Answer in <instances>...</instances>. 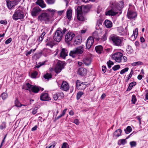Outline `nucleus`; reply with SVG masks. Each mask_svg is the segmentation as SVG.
Listing matches in <instances>:
<instances>
[{
	"instance_id": "obj_9",
	"label": "nucleus",
	"mask_w": 148,
	"mask_h": 148,
	"mask_svg": "<svg viewBox=\"0 0 148 148\" xmlns=\"http://www.w3.org/2000/svg\"><path fill=\"white\" fill-rule=\"evenodd\" d=\"M76 86L77 88L79 90H84L86 87L84 83L82 82L79 80H77L76 81Z\"/></svg>"
},
{
	"instance_id": "obj_13",
	"label": "nucleus",
	"mask_w": 148,
	"mask_h": 148,
	"mask_svg": "<svg viewBox=\"0 0 148 148\" xmlns=\"http://www.w3.org/2000/svg\"><path fill=\"white\" fill-rule=\"evenodd\" d=\"M137 14L136 12L128 10L127 14L128 18L129 19H134L137 16Z\"/></svg>"
},
{
	"instance_id": "obj_27",
	"label": "nucleus",
	"mask_w": 148,
	"mask_h": 148,
	"mask_svg": "<svg viewBox=\"0 0 148 148\" xmlns=\"http://www.w3.org/2000/svg\"><path fill=\"white\" fill-rule=\"evenodd\" d=\"M33 87V86L31 85L29 83H27L25 86L26 89L29 90L30 92L32 91Z\"/></svg>"
},
{
	"instance_id": "obj_12",
	"label": "nucleus",
	"mask_w": 148,
	"mask_h": 148,
	"mask_svg": "<svg viewBox=\"0 0 148 148\" xmlns=\"http://www.w3.org/2000/svg\"><path fill=\"white\" fill-rule=\"evenodd\" d=\"M64 62L61 61L58 62L57 64V66L56 69V71L57 73H59L64 68Z\"/></svg>"
},
{
	"instance_id": "obj_47",
	"label": "nucleus",
	"mask_w": 148,
	"mask_h": 148,
	"mask_svg": "<svg viewBox=\"0 0 148 148\" xmlns=\"http://www.w3.org/2000/svg\"><path fill=\"white\" fill-rule=\"evenodd\" d=\"M136 101V99L135 95H132V102L134 104L135 103Z\"/></svg>"
},
{
	"instance_id": "obj_24",
	"label": "nucleus",
	"mask_w": 148,
	"mask_h": 148,
	"mask_svg": "<svg viewBox=\"0 0 148 148\" xmlns=\"http://www.w3.org/2000/svg\"><path fill=\"white\" fill-rule=\"evenodd\" d=\"M82 42V39L80 37L75 38L74 41V45H79L81 44Z\"/></svg>"
},
{
	"instance_id": "obj_54",
	"label": "nucleus",
	"mask_w": 148,
	"mask_h": 148,
	"mask_svg": "<svg viewBox=\"0 0 148 148\" xmlns=\"http://www.w3.org/2000/svg\"><path fill=\"white\" fill-rule=\"evenodd\" d=\"M38 108L37 107L34 108L32 111V113L33 114H35L37 112V110Z\"/></svg>"
},
{
	"instance_id": "obj_51",
	"label": "nucleus",
	"mask_w": 148,
	"mask_h": 148,
	"mask_svg": "<svg viewBox=\"0 0 148 148\" xmlns=\"http://www.w3.org/2000/svg\"><path fill=\"white\" fill-rule=\"evenodd\" d=\"M133 73V71L132 70L130 73L128 75V77H127V79H126V80H127V81H128L131 78Z\"/></svg>"
},
{
	"instance_id": "obj_1",
	"label": "nucleus",
	"mask_w": 148,
	"mask_h": 148,
	"mask_svg": "<svg viewBox=\"0 0 148 148\" xmlns=\"http://www.w3.org/2000/svg\"><path fill=\"white\" fill-rule=\"evenodd\" d=\"M57 12L55 10L48 9L46 12L42 13L38 16V20L44 21L46 24L51 23L54 20L53 16Z\"/></svg>"
},
{
	"instance_id": "obj_14",
	"label": "nucleus",
	"mask_w": 148,
	"mask_h": 148,
	"mask_svg": "<svg viewBox=\"0 0 148 148\" xmlns=\"http://www.w3.org/2000/svg\"><path fill=\"white\" fill-rule=\"evenodd\" d=\"M41 10L38 7L34 8L31 12L32 15L33 16H36L38 15Z\"/></svg>"
},
{
	"instance_id": "obj_45",
	"label": "nucleus",
	"mask_w": 148,
	"mask_h": 148,
	"mask_svg": "<svg viewBox=\"0 0 148 148\" xmlns=\"http://www.w3.org/2000/svg\"><path fill=\"white\" fill-rule=\"evenodd\" d=\"M62 148H69V146L66 143L64 142L63 143Z\"/></svg>"
},
{
	"instance_id": "obj_30",
	"label": "nucleus",
	"mask_w": 148,
	"mask_h": 148,
	"mask_svg": "<svg viewBox=\"0 0 148 148\" xmlns=\"http://www.w3.org/2000/svg\"><path fill=\"white\" fill-rule=\"evenodd\" d=\"M121 132V130L120 129H119L115 131L114 135L116 136L119 137L120 136Z\"/></svg>"
},
{
	"instance_id": "obj_60",
	"label": "nucleus",
	"mask_w": 148,
	"mask_h": 148,
	"mask_svg": "<svg viewBox=\"0 0 148 148\" xmlns=\"http://www.w3.org/2000/svg\"><path fill=\"white\" fill-rule=\"evenodd\" d=\"M106 67L105 66H102V71L104 73H105L106 71Z\"/></svg>"
},
{
	"instance_id": "obj_6",
	"label": "nucleus",
	"mask_w": 148,
	"mask_h": 148,
	"mask_svg": "<svg viewBox=\"0 0 148 148\" xmlns=\"http://www.w3.org/2000/svg\"><path fill=\"white\" fill-rule=\"evenodd\" d=\"M23 13L22 10H16L14 12L12 16L13 19L15 21L18 19L23 18Z\"/></svg>"
},
{
	"instance_id": "obj_16",
	"label": "nucleus",
	"mask_w": 148,
	"mask_h": 148,
	"mask_svg": "<svg viewBox=\"0 0 148 148\" xmlns=\"http://www.w3.org/2000/svg\"><path fill=\"white\" fill-rule=\"evenodd\" d=\"M69 88V87L68 83L66 81H63L62 84L61 89L64 91H67Z\"/></svg>"
},
{
	"instance_id": "obj_41",
	"label": "nucleus",
	"mask_w": 148,
	"mask_h": 148,
	"mask_svg": "<svg viewBox=\"0 0 148 148\" xmlns=\"http://www.w3.org/2000/svg\"><path fill=\"white\" fill-rule=\"evenodd\" d=\"M107 64L108 68H110L111 67V65H114V62L111 61L110 60H109L107 62Z\"/></svg>"
},
{
	"instance_id": "obj_52",
	"label": "nucleus",
	"mask_w": 148,
	"mask_h": 148,
	"mask_svg": "<svg viewBox=\"0 0 148 148\" xmlns=\"http://www.w3.org/2000/svg\"><path fill=\"white\" fill-rule=\"evenodd\" d=\"M130 144L132 147H135L136 145V143L134 141H131L130 143Z\"/></svg>"
},
{
	"instance_id": "obj_42",
	"label": "nucleus",
	"mask_w": 148,
	"mask_h": 148,
	"mask_svg": "<svg viewBox=\"0 0 148 148\" xmlns=\"http://www.w3.org/2000/svg\"><path fill=\"white\" fill-rule=\"evenodd\" d=\"M1 96L2 99L4 100L8 97L7 94L6 92H3L1 95Z\"/></svg>"
},
{
	"instance_id": "obj_43",
	"label": "nucleus",
	"mask_w": 148,
	"mask_h": 148,
	"mask_svg": "<svg viewBox=\"0 0 148 148\" xmlns=\"http://www.w3.org/2000/svg\"><path fill=\"white\" fill-rule=\"evenodd\" d=\"M120 66L119 65H116L114 66L112 68V69L114 71L118 70L120 69Z\"/></svg>"
},
{
	"instance_id": "obj_18",
	"label": "nucleus",
	"mask_w": 148,
	"mask_h": 148,
	"mask_svg": "<svg viewBox=\"0 0 148 148\" xmlns=\"http://www.w3.org/2000/svg\"><path fill=\"white\" fill-rule=\"evenodd\" d=\"M41 100L43 101H47L50 99V98L47 93H43L42 94L40 97Z\"/></svg>"
},
{
	"instance_id": "obj_3",
	"label": "nucleus",
	"mask_w": 148,
	"mask_h": 148,
	"mask_svg": "<svg viewBox=\"0 0 148 148\" xmlns=\"http://www.w3.org/2000/svg\"><path fill=\"white\" fill-rule=\"evenodd\" d=\"M112 58L116 62L123 63L126 62L127 60V58L123 56V54L120 52L115 53L112 56Z\"/></svg>"
},
{
	"instance_id": "obj_31",
	"label": "nucleus",
	"mask_w": 148,
	"mask_h": 148,
	"mask_svg": "<svg viewBox=\"0 0 148 148\" xmlns=\"http://www.w3.org/2000/svg\"><path fill=\"white\" fill-rule=\"evenodd\" d=\"M39 90V88L38 86H33L32 91L34 93H36L38 92Z\"/></svg>"
},
{
	"instance_id": "obj_34",
	"label": "nucleus",
	"mask_w": 148,
	"mask_h": 148,
	"mask_svg": "<svg viewBox=\"0 0 148 148\" xmlns=\"http://www.w3.org/2000/svg\"><path fill=\"white\" fill-rule=\"evenodd\" d=\"M15 104L16 107H21L22 105L17 99L15 101Z\"/></svg>"
},
{
	"instance_id": "obj_57",
	"label": "nucleus",
	"mask_w": 148,
	"mask_h": 148,
	"mask_svg": "<svg viewBox=\"0 0 148 148\" xmlns=\"http://www.w3.org/2000/svg\"><path fill=\"white\" fill-rule=\"evenodd\" d=\"M56 145L55 143L54 142L53 143V144L51 145L49 147L47 146L46 148H54Z\"/></svg>"
},
{
	"instance_id": "obj_49",
	"label": "nucleus",
	"mask_w": 148,
	"mask_h": 148,
	"mask_svg": "<svg viewBox=\"0 0 148 148\" xmlns=\"http://www.w3.org/2000/svg\"><path fill=\"white\" fill-rule=\"evenodd\" d=\"M6 124L5 122H3L1 125L0 126V128L1 130H3V129L5 128L6 127Z\"/></svg>"
},
{
	"instance_id": "obj_35",
	"label": "nucleus",
	"mask_w": 148,
	"mask_h": 148,
	"mask_svg": "<svg viewBox=\"0 0 148 148\" xmlns=\"http://www.w3.org/2000/svg\"><path fill=\"white\" fill-rule=\"evenodd\" d=\"M126 51L129 53H130L133 52V50L131 46H128Z\"/></svg>"
},
{
	"instance_id": "obj_7",
	"label": "nucleus",
	"mask_w": 148,
	"mask_h": 148,
	"mask_svg": "<svg viewBox=\"0 0 148 148\" xmlns=\"http://www.w3.org/2000/svg\"><path fill=\"white\" fill-rule=\"evenodd\" d=\"M75 34L71 32H68L66 35L65 41L67 43H69L71 41L73 38L75 36Z\"/></svg>"
},
{
	"instance_id": "obj_22",
	"label": "nucleus",
	"mask_w": 148,
	"mask_h": 148,
	"mask_svg": "<svg viewBox=\"0 0 148 148\" xmlns=\"http://www.w3.org/2000/svg\"><path fill=\"white\" fill-rule=\"evenodd\" d=\"M36 3L38 5L42 8H45L46 6V5L44 3L43 0H37Z\"/></svg>"
},
{
	"instance_id": "obj_38",
	"label": "nucleus",
	"mask_w": 148,
	"mask_h": 148,
	"mask_svg": "<svg viewBox=\"0 0 148 148\" xmlns=\"http://www.w3.org/2000/svg\"><path fill=\"white\" fill-rule=\"evenodd\" d=\"M51 75L50 74L46 73L45 75H44V77L46 79H49L51 78Z\"/></svg>"
},
{
	"instance_id": "obj_33",
	"label": "nucleus",
	"mask_w": 148,
	"mask_h": 148,
	"mask_svg": "<svg viewBox=\"0 0 148 148\" xmlns=\"http://www.w3.org/2000/svg\"><path fill=\"white\" fill-rule=\"evenodd\" d=\"M67 110V109L66 108L65 109H64L63 111L62 112V114L61 115H60L58 116L56 118V119L57 120L58 119H60L65 114V113H66Z\"/></svg>"
},
{
	"instance_id": "obj_11",
	"label": "nucleus",
	"mask_w": 148,
	"mask_h": 148,
	"mask_svg": "<svg viewBox=\"0 0 148 148\" xmlns=\"http://www.w3.org/2000/svg\"><path fill=\"white\" fill-rule=\"evenodd\" d=\"M78 11H80L82 13H86L89 10L88 7L87 6L82 5L79 6L77 8Z\"/></svg>"
},
{
	"instance_id": "obj_25",
	"label": "nucleus",
	"mask_w": 148,
	"mask_h": 148,
	"mask_svg": "<svg viewBox=\"0 0 148 148\" xmlns=\"http://www.w3.org/2000/svg\"><path fill=\"white\" fill-rule=\"evenodd\" d=\"M95 49L97 52L100 54L103 51V47L101 45L97 46L95 47Z\"/></svg>"
},
{
	"instance_id": "obj_19",
	"label": "nucleus",
	"mask_w": 148,
	"mask_h": 148,
	"mask_svg": "<svg viewBox=\"0 0 148 148\" xmlns=\"http://www.w3.org/2000/svg\"><path fill=\"white\" fill-rule=\"evenodd\" d=\"M67 56V51L65 49L63 48L62 49L60 54V56L63 58H64Z\"/></svg>"
},
{
	"instance_id": "obj_58",
	"label": "nucleus",
	"mask_w": 148,
	"mask_h": 148,
	"mask_svg": "<svg viewBox=\"0 0 148 148\" xmlns=\"http://www.w3.org/2000/svg\"><path fill=\"white\" fill-rule=\"evenodd\" d=\"M53 97L55 100H57L58 98V95L57 94H56L54 95Z\"/></svg>"
},
{
	"instance_id": "obj_23",
	"label": "nucleus",
	"mask_w": 148,
	"mask_h": 148,
	"mask_svg": "<svg viewBox=\"0 0 148 148\" xmlns=\"http://www.w3.org/2000/svg\"><path fill=\"white\" fill-rule=\"evenodd\" d=\"M105 26L108 28H110L112 26V23L108 20H106L104 22Z\"/></svg>"
},
{
	"instance_id": "obj_36",
	"label": "nucleus",
	"mask_w": 148,
	"mask_h": 148,
	"mask_svg": "<svg viewBox=\"0 0 148 148\" xmlns=\"http://www.w3.org/2000/svg\"><path fill=\"white\" fill-rule=\"evenodd\" d=\"M45 34L46 33L43 30L42 33L39 38V41H41L43 39L44 37Z\"/></svg>"
},
{
	"instance_id": "obj_53",
	"label": "nucleus",
	"mask_w": 148,
	"mask_h": 148,
	"mask_svg": "<svg viewBox=\"0 0 148 148\" xmlns=\"http://www.w3.org/2000/svg\"><path fill=\"white\" fill-rule=\"evenodd\" d=\"M45 62H42L39 63L37 65L35 68H39L40 66H41L42 65H43L45 64Z\"/></svg>"
},
{
	"instance_id": "obj_26",
	"label": "nucleus",
	"mask_w": 148,
	"mask_h": 148,
	"mask_svg": "<svg viewBox=\"0 0 148 148\" xmlns=\"http://www.w3.org/2000/svg\"><path fill=\"white\" fill-rule=\"evenodd\" d=\"M47 46H48L51 48H52L53 47L54 45V43L53 41L52 40H50L49 39V41L46 44Z\"/></svg>"
},
{
	"instance_id": "obj_28",
	"label": "nucleus",
	"mask_w": 148,
	"mask_h": 148,
	"mask_svg": "<svg viewBox=\"0 0 148 148\" xmlns=\"http://www.w3.org/2000/svg\"><path fill=\"white\" fill-rule=\"evenodd\" d=\"M72 10H68L66 12V16L69 20H71L72 16Z\"/></svg>"
},
{
	"instance_id": "obj_37",
	"label": "nucleus",
	"mask_w": 148,
	"mask_h": 148,
	"mask_svg": "<svg viewBox=\"0 0 148 148\" xmlns=\"http://www.w3.org/2000/svg\"><path fill=\"white\" fill-rule=\"evenodd\" d=\"M125 131L126 134H128L132 131V128L130 126H127L126 129L125 130Z\"/></svg>"
},
{
	"instance_id": "obj_62",
	"label": "nucleus",
	"mask_w": 148,
	"mask_h": 148,
	"mask_svg": "<svg viewBox=\"0 0 148 148\" xmlns=\"http://www.w3.org/2000/svg\"><path fill=\"white\" fill-rule=\"evenodd\" d=\"M32 49H31L30 50L26 52V55L27 56H28L29 55L32 53Z\"/></svg>"
},
{
	"instance_id": "obj_55",
	"label": "nucleus",
	"mask_w": 148,
	"mask_h": 148,
	"mask_svg": "<svg viewBox=\"0 0 148 148\" xmlns=\"http://www.w3.org/2000/svg\"><path fill=\"white\" fill-rule=\"evenodd\" d=\"M119 141L120 142L121 144L123 145H124L126 143V141L124 139L120 140Z\"/></svg>"
},
{
	"instance_id": "obj_46",
	"label": "nucleus",
	"mask_w": 148,
	"mask_h": 148,
	"mask_svg": "<svg viewBox=\"0 0 148 148\" xmlns=\"http://www.w3.org/2000/svg\"><path fill=\"white\" fill-rule=\"evenodd\" d=\"M107 33H105L101 38V40L102 41H104L107 39Z\"/></svg>"
},
{
	"instance_id": "obj_4",
	"label": "nucleus",
	"mask_w": 148,
	"mask_h": 148,
	"mask_svg": "<svg viewBox=\"0 0 148 148\" xmlns=\"http://www.w3.org/2000/svg\"><path fill=\"white\" fill-rule=\"evenodd\" d=\"M110 39L112 41L113 45L118 46L122 45L123 40L121 37L113 34L110 36Z\"/></svg>"
},
{
	"instance_id": "obj_44",
	"label": "nucleus",
	"mask_w": 148,
	"mask_h": 148,
	"mask_svg": "<svg viewBox=\"0 0 148 148\" xmlns=\"http://www.w3.org/2000/svg\"><path fill=\"white\" fill-rule=\"evenodd\" d=\"M129 69V68L128 67L122 70L120 72V73L121 74H123L124 73H125V72H127L128 71Z\"/></svg>"
},
{
	"instance_id": "obj_61",
	"label": "nucleus",
	"mask_w": 148,
	"mask_h": 148,
	"mask_svg": "<svg viewBox=\"0 0 148 148\" xmlns=\"http://www.w3.org/2000/svg\"><path fill=\"white\" fill-rule=\"evenodd\" d=\"M73 123L76 124L77 125H79V122L77 119H75L73 121Z\"/></svg>"
},
{
	"instance_id": "obj_40",
	"label": "nucleus",
	"mask_w": 148,
	"mask_h": 148,
	"mask_svg": "<svg viewBox=\"0 0 148 148\" xmlns=\"http://www.w3.org/2000/svg\"><path fill=\"white\" fill-rule=\"evenodd\" d=\"M84 94V93L82 92H79L77 94V100H78Z\"/></svg>"
},
{
	"instance_id": "obj_8",
	"label": "nucleus",
	"mask_w": 148,
	"mask_h": 148,
	"mask_svg": "<svg viewBox=\"0 0 148 148\" xmlns=\"http://www.w3.org/2000/svg\"><path fill=\"white\" fill-rule=\"evenodd\" d=\"M94 42V40L92 36L89 37L87 40L86 43V48L87 49H90L92 45Z\"/></svg>"
},
{
	"instance_id": "obj_5",
	"label": "nucleus",
	"mask_w": 148,
	"mask_h": 148,
	"mask_svg": "<svg viewBox=\"0 0 148 148\" xmlns=\"http://www.w3.org/2000/svg\"><path fill=\"white\" fill-rule=\"evenodd\" d=\"M84 47L82 46H79L72 51H71L69 53L70 56L74 58L76 57L77 55L81 54L84 52Z\"/></svg>"
},
{
	"instance_id": "obj_56",
	"label": "nucleus",
	"mask_w": 148,
	"mask_h": 148,
	"mask_svg": "<svg viewBox=\"0 0 148 148\" xmlns=\"http://www.w3.org/2000/svg\"><path fill=\"white\" fill-rule=\"evenodd\" d=\"M12 41V38H10L7 39L5 41V44H8L10 43Z\"/></svg>"
},
{
	"instance_id": "obj_20",
	"label": "nucleus",
	"mask_w": 148,
	"mask_h": 148,
	"mask_svg": "<svg viewBox=\"0 0 148 148\" xmlns=\"http://www.w3.org/2000/svg\"><path fill=\"white\" fill-rule=\"evenodd\" d=\"M117 14V12H114L112 9L106 12H105L106 15L114 16L116 15Z\"/></svg>"
},
{
	"instance_id": "obj_21",
	"label": "nucleus",
	"mask_w": 148,
	"mask_h": 148,
	"mask_svg": "<svg viewBox=\"0 0 148 148\" xmlns=\"http://www.w3.org/2000/svg\"><path fill=\"white\" fill-rule=\"evenodd\" d=\"M6 2L7 7L9 9H11L14 7L15 6L12 1L9 0H5Z\"/></svg>"
},
{
	"instance_id": "obj_10",
	"label": "nucleus",
	"mask_w": 148,
	"mask_h": 148,
	"mask_svg": "<svg viewBox=\"0 0 148 148\" xmlns=\"http://www.w3.org/2000/svg\"><path fill=\"white\" fill-rule=\"evenodd\" d=\"M92 60L91 57L90 56H85L82 60L84 64L86 66H88L90 65Z\"/></svg>"
},
{
	"instance_id": "obj_39",
	"label": "nucleus",
	"mask_w": 148,
	"mask_h": 148,
	"mask_svg": "<svg viewBox=\"0 0 148 148\" xmlns=\"http://www.w3.org/2000/svg\"><path fill=\"white\" fill-rule=\"evenodd\" d=\"M56 1V0H46V1L48 4L51 5L54 4Z\"/></svg>"
},
{
	"instance_id": "obj_64",
	"label": "nucleus",
	"mask_w": 148,
	"mask_h": 148,
	"mask_svg": "<svg viewBox=\"0 0 148 148\" xmlns=\"http://www.w3.org/2000/svg\"><path fill=\"white\" fill-rule=\"evenodd\" d=\"M0 23L1 24H6L7 23V22L5 20H1L0 21Z\"/></svg>"
},
{
	"instance_id": "obj_50",
	"label": "nucleus",
	"mask_w": 148,
	"mask_h": 148,
	"mask_svg": "<svg viewBox=\"0 0 148 148\" xmlns=\"http://www.w3.org/2000/svg\"><path fill=\"white\" fill-rule=\"evenodd\" d=\"M37 75L38 72L37 71H35L32 73L31 77L33 78H35Z\"/></svg>"
},
{
	"instance_id": "obj_15",
	"label": "nucleus",
	"mask_w": 148,
	"mask_h": 148,
	"mask_svg": "<svg viewBox=\"0 0 148 148\" xmlns=\"http://www.w3.org/2000/svg\"><path fill=\"white\" fill-rule=\"evenodd\" d=\"M87 73V70L84 68L82 67L79 68L77 71V73L79 75L83 76L85 75Z\"/></svg>"
},
{
	"instance_id": "obj_17",
	"label": "nucleus",
	"mask_w": 148,
	"mask_h": 148,
	"mask_svg": "<svg viewBox=\"0 0 148 148\" xmlns=\"http://www.w3.org/2000/svg\"><path fill=\"white\" fill-rule=\"evenodd\" d=\"M77 19L80 21H83L84 19L83 13L80 11H78L77 9L76 10Z\"/></svg>"
},
{
	"instance_id": "obj_32",
	"label": "nucleus",
	"mask_w": 148,
	"mask_h": 148,
	"mask_svg": "<svg viewBox=\"0 0 148 148\" xmlns=\"http://www.w3.org/2000/svg\"><path fill=\"white\" fill-rule=\"evenodd\" d=\"M138 34V29L137 28H136L133 31V33L132 36V37L134 36V38H136Z\"/></svg>"
},
{
	"instance_id": "obj_63",
	"label": "nucleus",
	"mask_w": 148,
	"mask_h": 148,
	"mask_svg": "<svg viewBox=\"0 0 148 148\" xmlns=\"http://www.w3.org/2000/svg\"><path fill=\"white\" fill-rule=\"evenodd\" d=\"M124 5V3L122 2H121L119 4V6L121 8H122L123 7Z\"/></svg>"
},
{
	"instance_id": "obj_29",
	"label": "nucleus",
	"mask_w": 148,
	"mask_h": 148,
	"mask_svg": "<svg viewBox=\"0 0 148 148\" xmlns=\"http://www.w3.org/2000/svg\"><path fill=\"white\" fill-rule=\"evenodd\" d=\"M92 37L93 38V39L94 38L97 40H99V37L98 36V34L96 31H95L93 33Z\"/></svg>"
},
{
	"instance_id": "obj_2",
	"label": "nucleus",
	"mask_w": 148,
	"mask_h": 148,
	"mask_svg": "<svg viewBox=\"0 0 148 148\" xmlns=\"http://www.w3.org/2000/svg\"><path fill=\"white\" fill-rule=\"evenodd\" d=\"M66 31L67 30L65 28H58L56 31L53 37L54 40L56 42H60Z\"/></svg>"
},
{
	"instance_id": "obj_48",
	"label": "nucleus",
	"mask_w": 148,
	"mask_h": 148,
	"mask_svg": "<svg viewBox=\"0 0 148 148\" xmlns=\"http://www.w3.org/2000/svg\"><path fill=\"white\" fill-rule=\"evenodd\" d=\"M21 0H12V2L13 4L15 6L16 5L18 4V3Z\"/></svg>"
},
{
	"instance_id": "obj_59",
	"label": "nucleus",
	"mask_w": 148,
	"mask_h": 148,
	"mask_svg": "<svg viewBox=\"0 0 148 148\" xmlns=\"http://www.w3.org/2000/svg\"><path fill=\"white\" fill-rule=\"evenodd\" d=\"M133 87V86H132V85L130 83L129 85L128 88L127 90V91H128L130 90L131 89H132Z\"/></svg>"
}]
</instances>
